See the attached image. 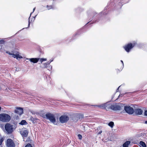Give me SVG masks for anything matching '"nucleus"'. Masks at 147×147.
Wrapping results in <instances>:
<instances>
[{
  "instance_id": "1",
  "label": "nucleus",
  "mask_w": 147,
  "mask_h": 147,
  "mask_svg": "<svg viewBox=\"0 0 147 147\" xmlns=\"http://www.w3.org/2000/svg\"><path fill=\"white\" fill-rule=\"evenodd\" d=\"M11 117L9 115L2 113L0 114V121L3 122H8L10 120Z\"/></svg>"
},
{
  "instance_id": "2",
  "label": "nucleus",
  "mask_w": 147,
  "mask_h": 147,
  "mask_svg": "<svg viewBox=\"0 0 147 147\" xmlns=\"http://www.w3.org/2000/svg\"><path fill=\"white\" fill-rule=\"evenodd\" d=\"M13 125L9 123H6L5 126V130L8 134H10L15 129Z\"/></svg>"
},
{
  "instance_id": "3",
  "label": "nucleus",
  "mask_w": 147,
  "mask_h": 147,
  "mask_svg": "<svg viewBox=\"0 0 147 147\" xmlns=\"http://www.w3.org/2000/svg\"><path fill=\"white\" fill-rule=\"evenodd\" d=\"M6 53L18 60H19L21 59L22 58V57L20 55L19 53L18 52H12L11 53H10L9 51H6Z\"/></svg>"
},
{
  "instance_id": "4",
  "label": "nucleus",
  "mask_w": 147,
  "mask_h": 147,
  "mask_svg": "<svg viewBox=\"0 0 147 147\" xmlns=\"http://www.w3.org/2000/svg\"><path fill=\"white\" fill-rule=\"evenodd\" d=\"M44 118L49 120L51 122L54 124L55 123L56 120L55 117L54 115L50 113H47L45 116Z\"/></svg>"
},
{
  "instance_id": "5",
  "label": "nucleus",
  "mask_w": 147,
  "mask_h": 147,
  "mask_svg": "<svg viewBox=\"0 0 147 147\" xmlns=\"http://www.w3.org/2000/svg\"><path fill=\"white\" fill-rule=\"evenodd\" d=\"M124 110L127 113L130 114H132L134 112V109L129 106H125Z\"/></svg>"
},
{
  "instance_id": "6",
  "label": "nucleus",
  "mask_w": 147,
  "mask_h": 147,
  "mask_svg": "<svg viewBox=\"0 0 147 147\" xmlns=\"http://www.w3.org/2000/svg\"><path fill=\"white\" fill-rule=\"evenodd\" d=\"M135 43H134L132 44L130 43L125 45L124 47V48L125 50L127 52H129L130 50L135 45Z\"/></svg>"
},
{
  "instance_id": "7",
  "label": "nucleus",
  "mask_w": 147,
  "mask_h": 147,
  "mask_svg": "<svg viewBox=\"0 0 147 147\" xmlns=\"http://www.w3.org/2000/svg\"><path fill=\"white\" fill-rule=\"evenodd\" d=\"M69 119L68 117L66 115H62L59 118L60 122L62 123L66 122Z\"/></svg>"
},
{
  "instance_id": "8",
  "label": "nucleus",
  "mask_w": 147,
  "mask_h": 147,
  "mask_svg": "<svg viewBox=\"0 0 147 147\" xmlns=\"http://www.w3.org/2000/svg\"><path fill=\"white\" fill-rule=\"evenodd\" d=\"M109 107L111 109H112L113 110H119L121 109V106L118 105L110 104Z\"/></svg>"
},
{
  "instance_id": "9",
  "label": "nucleus",
  "mask_w": 147,
  "mask_h": 147,
  "mask_svg": "<svg viewBox=\"0 0 147 147\" xmlns=\"http://www.w3.org/2000/svg\"><path fill=\"white\" fill-rule=\"evenodd\" d=\"M6 145L8 147H15L14 143L10 139H8L7 140Z\"/></svg>"
},
{
  "instance_id": "10",
  "label": "nucleus",
  "mask_w": 147,
  "mask_h": 147,
  "mask_svg": "<svg viewBox=\"0 0 147 147\" xmlns=\"http://www.w3.org/2000/svg\"><path fill=\"white\" fill-rule=\"evenodd\" d=\"M40 58H26L25 59V61L27 62H28V61H27V60H29L31 63H36L39 60Z\"/></svg>"
},
{
  "instance_id": "11",
  "label": "nucleus",
  "mask_w": 147,
  "mask_h": 147,
  "mask_svg": "<svg viewBox=\"0 0 147 147\" xmlns=\"http://www.w3.org/2000/svg\"><path fill=\"white\" fill-rule=\"evenodd\" d=\"M110 105V104H109L108 102H107L106 103L102 104L100 105H96V106H97L102 109H105L107 107L108 108H110L109 107Z\"/></svg>"
},
{
  "instance_id": "12",
  "label": "nucleus",
  "mask_w": 147,
  "mask_h": 147,
  "mask_svg": "<svg viewBox=\"0 0 147 147\" xmlns=\"http://www.w3.org/2000/svg\"><path fill=\"white\" fill-rule=\"evenodd\" d=\"M15 112L17 114L19 115H21L23 113V109L21 108H17L15 110Z\"/></svg>"
},
{
  "instance_id": "13",
  "label": "nucleus",
  "mask_w": 147,
  "mask_h": 147,
  "mask_svg": "<svg viewBox=\"0 0 147 147\" xmlns=\"http://www.w3.org/2000/svg\"><path fill=\"white\" fill-rule=\"evenodd\" d=\"M134 112L136 115H141L143 112L140 109H136L134 110Z\"/></svg>"
},
{
  "instance_id": "14",
  "label": "nucleus",
  "mask_w": 147,
  "mask_h": 147,
  "mask_svg": "<svg viewBox=\"0 0 147 147\" xmlns=\"http://www.w3.org/2000/svg\"><path fill=\"white\" fill-rule=\"evenodd\" d=\"M131 143L130 141H127L125 142L123 144V147H128V146Z\"/></svg>"
},
{
  "instance_id": "15",
  "label": "nucleus",
  "mask_w": 147,
  "mask_h": 147,
  "mask_svg": "<svg viewBox=\"0 0 147 147\" xmlns=\"http://www.w3.org/2000/svg\"><path fill=\"white\" fill-rule=\"evenodd\" d=\"M49 65H48V64L47 63V62L44 63L41 66V67L42 68H47L48 67V66Z\"/></svg>"
},
{
  "instance_id": "16",
  "label": "nucleus",
  "mask_w": 147,
  "mask_h": 147,
  "mask_svg": "<svg viewBox=\"0 0 147 147\" xmlns=\"http://www.w3.org/2000/svg\"><path fill=\"white\" fill-rule=\"evenodd\" d=\"M139 144L141 147H146L145 143L143 141H140Z\"/></svg>"
},
{
  "instance_id": "17",
  "label": "nucleus",
  "mask_w": 147,
  "mask_h": 147,
  "mask_svg": "<svg viewBox=\"0 0 147 147\" xmlns=\"http://www.w3.org/2000/svg\"><path fill=\"white\" fill-rule=\"evenodd\" d=\"M28 134V131L26 130H24L22 133V135L23 136L26 137Z\"/></svg>"
},
{
  "instance_id": "18",
  "label": "nucleus",
  "mask_w": 147,
  "mask_h": 147,
  "mask_svg": "<svg viewBox=\"0 0 147 147\" xmlns=\"http://www.w3.org/2000/svg\"><path fill=\"white\" fill-rule=\"evenodd\" d=\"M19 124L21 125H26L27 124V122L25 120H22Z\"/></svg>"
},
{
  "instance_id": "19",
  "label": "nucleus",
  "mask_w": 147,
  "mask_h": 147,
  "mask_svg": "<svg viewBox=\"0 0 147 147\" xmlns=\"http://www.w3.org/2000/svg\"><path fill=\"white\" fill-rule=\"evenodd\" d=\"M114 123L113 122L111 121L109 123L108 125L109 126L112 128L114 126Z\"/></svg>"
},
{
  "instance_id": "20",
  "label": "nucleus",
  "mask_w": 147,
  "mask_h": 147,
  "mask_svg": "<svg viewBox=\"0 0 147 147\" xmlns=\"http://www.w3.org/2000/svg\"><path fill=\"white\" fill-rule=\"evenodd\" d=\"M39 59L41 63H42L44 61H46L47 60L46 58H40Z\"/></svg>"
},
{
  "instance_id": "21",
  "label": "nucleus",
  "mask_w": 147,
  "mask_h": 147,
  "mask_svg": "<svg viewBox=\"0 0 147 147\" xmlns=\"http://www.w3.org/2000/svg\"><path fill=\"white\" fill-rule=\"evenodd\" d=\"M3 141V139L2 138V137L0 136V145H1Z\"/></svg>"
},
{
  "instance_id": "22",
  "label": "nucleus",
  "mask_w": 147,
  "mask_h": 147,
  "mask_svg": "<svg viewBox=\"0 0 147 147\" xmlns=\"http://www.w3.org/2000/svg\"><path fill=\"white\" fill-rule=\"evenodd\" d=\"M47 68H48V69L49 71L51 70L52 69V66H51L50 65H49Z\"/></svg>"
},
{
  "instance_id": "23",
  "label": "nucleus",
  "mask_w": 147,
  "mask_h": 147,
  "mask_svg": "<svg viewBox=\"0 0 147 147\" xmlns=\"http://www.w3.org/2000/svg\"><path fill=\"white\" fill-rule=\"evenodd\" d=\"M47 7L48 9H50L52 8V7L51 6H47Z\"/></svg>"
},
{
  "instance_id": "24",
  "label": "nucleus",
  "mask_w": 147,
  "mask_h": 147,
  "mask_svg": "<svg viewBox=\"0 0 147 147\" xmlns=\"http://www.w3.org/2000/svg\"><path fill=\"white\" fill-rule=\"evenodd\" d=\"M25 147H32L31 144H28Z\"/></svg>"
},
{
  "instance_id": "25",
  "label": "nucleus",
  "mask_w": 147,
  "mask_h": 147,
  "mask_svg": "<svg viewBox=\"0 0 147 147\" xmlns=\"http://www.w3.org/2000/svg\"><path fill=\"white\" fill-rule=\"evenodd\" d=\"M78 137L79 139H80V140H81L82 138V136L80 134H78Z\"/></svg>"
},
{
  "instance_id": "26",
  "label": "nucleus",
  "mask_w": 147,
  "mask_h": 147,
  "mask_svg": "<svg viewBox=\"0 0 147 147\" xmlns=\"http://www.w3.org/2000/svg\"><path fill=\"white\" fill-rule=\"evenodd\" d=\"M4 42V41L3 40H0V44H3Z\"/></svg>"
},
{
  "instance_id": "27",
  "label": "nucleus",
  "mask_w": 147,
  "mask_h": 147,
  "mask_svg": "<svg viewBox=\"0 0 147 147\" xmlns=\"http://www.w3.org/2000/svg\"><path fill=\"white\" fill-rule=\"evenodd\" d=\"M121 62L122 63V66H123H123H124V64H123V61H122V60H121ZM123 67H122L123 68Z\"/></svg>"
},
{
  "instance_id": "28",
  "label": "nucleus",
  "mask_w": 147,
  "mask_h": 147,
  "mask_svg": "<svg viewBox=\"0 0 147 147\" xmlns=\"http://www.w3.org/2000/svg\"><path fill=\"white\" fill-rule=\"evenodd\" d=\"M144 114L146 115L147 116V110H146L145 111Z\"/></svg>"
},
{
  "instance_id": "29",
  "label": "nucleus",
  "mask_w": 147,
  "mask_h": 147,
  "mask_svg": "<svg viewBox=\"0 0 147 147\" xmlns=\"http://www.w3.org/2000/svg\"><path fill=\"white\" fill-rule=\"evenodd\" d=\"M51 62L50 61H48L47 62V63L49 65H50V63H51Z\"/></svg>"
},
{
  "instance_id": "30",
  "label": "nucleus",
  "mask_w": 147,
  "mask_h": 147,
  "mask_svg": "<svg viewBox=\"0 0 147 147\" xmlns=\"http://www.w3.org/2000/svg\"><path fill=\"white\" fill-rule=\"evenodd\" d=\"M102 132V131H100L98 133V134H101Z\"/></svg>"
},
{
  "instance_id": "31",
  "label": "nucleus",
  "mask_w": 147,
  "mask_h": 147,
  "mask_svg": "<svg viewBox=\"0 0 147 147\" xmlns=\"http://www.w3.org/2000/svg\"><path fill=\"white\" fill-rule=\"evenodd\" d=\"M35 9H36V7H35L33 9V11L32 12V13H33L34 11H35Z\"/></svg>"
},
{
  "instance_id": "32",
  "label": "nucleus",
  "mask_w": 147,
  "mask_h": 147,
  "mask_svg": "<svg viewBox=\"0 0 147 147\" xmlns=\"http://www.w3.org/2000/svg\"><path fill=\"white\" fill-rule=\"evenodd\" d=\"M120 86H119V87L118 88V89H117V92H118V90H119V88L120 87Z\"/></svg>"
},
{
  "instance_id": "33",
  "label": "nucleus",
  "mask_w": 147,
  "mask_h": 147,
  "mask_svg": "<svg viewBox=\"0 0 147 147\" xmlns=\"http://www.w3.org/2000/svg\"><path fill=\"white\" fill-rule=\"evenodd\" d=\"M30 23L29 20L28 26H30Z\"/></svg>"
},
{
  "instance_id": "34",
  "label": "nucleus",
  "mask_w": 147,
  "mask_h": 147,
  "mask_svg": "<svg viewBox=\"0 0 147 147\" xmlns=\"http://www.w3.org/2000/svg\"><path fill=\"white\" fill-rule=\"evenodd\" d=\"M145 123L147 124V121H146L145 122Z\"/></svg>"
},
{
  "instance_id": "35",
  "label": "nucleus",
  "mask_w": 147,
  "mask_h": 147,
  "mask_svg": "<svg viewBox=\"0 0 147 147\" xmlns=\"http://www.w3.org/2000/svg\"><path fill=\"white\" fill-rule=\"evenodd\" d=\"M32 13H31L30 14V17H29V18H30V16H31V14H32Z\"/></svg>"
},
{
  "instance_id": "36",
  "label": "nucleus",
  "mask_w": 147,
  "mask_h": 147,
  "mask_svg": "<svg viewBox=\"0 0 147 147\" xmlns=\"http://www.w3.org/2000/svg\"><path fill=\"white\" fill-rule=\"evenodd\" d=\"M32 13H31L30 14V17H29V18H30V16H31V14H32Z\"/></svg>"
},
{
  "instance_id": "37",
  "label": "nucleus",
  "mask_w": 147,
  "mask_h": 147,
  "mask_svg": "<svg viewBox=\"0 0 147 147\" xmlns=\"http://www.w3.org/2000/svg\"><path fill=\"white\" fill-rule=\"evenodd\" d=\"M32 13H31L30 14V17H29V18H30V16H31V14H32Z\"/></svg>"
},
{
  "instance_id": "38",
  "label": "nucleus",
  "mask_w": 147,
  "mask_h": 147,
  "mask_svg": "<svg viewBox=\"0 0 147 147\" xmlns=\"http://www.w3.org/2000/svg\"><path fill=\"white\" fill-rule=\"evenodd\" d=\"M53 61V59H52V60H51L50 61L51 62Z\"/></svg>"
},
{
  "instance_id": "39",
  "label": "nucleus",
  "mask_w": 147,
  "mask_h": 147,
  "mask_svg": "<svg viewBox=\"0 0 147 147\" xmlns=\"http://www.w3.org/2000/svg\"><path fill=\"white\" fill-rule=\"evenodd\" d=\"M27 61H28V62L29 61V60H27Z\"/></svg>"
}]
</instances>
